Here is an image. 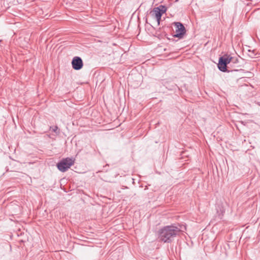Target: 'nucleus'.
Returning <instances> with one entry per match:
<instances>
[{"label":"nucleus","mask_w":260,"mask_h":260,"mask_svg":"<svg viewBox=\"0 0 260 260\" xmlns=\"http://www.w3.org/2000/svg\"><path fill=\"white\" fill-rule=\"evenodd\" d=\"M180 231V228L174 225L165 226L159 231V238L165 243H170Z\"/></svg>","instance_id":"obj_1"},{"label":"nucleus","mask_w":260,"mask_h":260,"mask_svg":"<svg viewBox=\"0 0 260 260\" xmlns=\"http://www.w3.org/2000/svg\"><path fill=\"white\" fill-rule=\"evenodd\" d=\"M233 57L230 56L228 54H225L219 57L218 63L219 70L223 72H229L230 71L228 69L229 67L227 66L231 62V61H233Z\"/></svg>","instance_id":"obj_2"},{"label":"nucleus","mask_w":260,"mask_h":260,"mask_svg":"<svg viewBox=\"0 0 260 260\" xmlns=\"http://www.w3.org/2000/svg\"><path fill=\"white\" fill-rule=\"evenodd\" d=\"M74 159L67 157L62 159L60 161H59L57 164V167L60 171L65 172L74 164Z\"/></svg>","instance_id":"obj_3"},{"label":"nucleus","mask_w":260,"mask_h":260,"mask_svg":"<svg viewBox=\"0 0 260 260\" xmlns=\"http://www.w3.org/2000/svg\"><path fill=\"white\" fill-rule=\"evenodd\" d=\"M174 24L176 28V34L174 35V37L182 38L186 32V29L182 23L179 22H175Z\"/></svg>","instance_id":"obj_4"},{"label":"nucleus","mask_w":260,"mask_h":260,"mask_svg":"<svg viewBox=\"0 0 260 260\" xmlns=\"http://www.w3.org/2000/svg\"><path fill=\"white\" fill-rule=\"evenodd\" d=\"M72 67L74 70H79L82 68L83 63L81 57L75 56L72 59Z\"/></svg>","instance_id":"obj_5"},{"label":"nucleus","mask_w":260,"mask_h":260,"mask_svg":"<svg viewBox=\"0 0 260 260\" xmlns=\"http://www.w3.org/2000/svg\"><path fill=\"white\" fill-rule=\"evenodd\" d=\"M153 13L155 15V18L158 22V24H159L162 14L160 11V10L158 8H157L156 7L153 9Z\"/></svg>","instance_id":"obj_6"},{"label":"nucleus","mask_w":260,"mask_h":260,"mask_svg":"<svg viewBox=\"0 0 260 260\" xmlns=\"http://www.w3.org/2000/svg\"><path fill=\"white\" fill-rule=\"evenodd\" d=\"M156 8H158L160 10V11L161 12L162 14L165 13L167 11V8L163 5H160L159 6Z\"/></svg>","instance_id":"obj_7"},{"label":"nucleus","mask_w":260,"mask_h":260,"mask_svg":"<svg viewBox=\"0 0 260 260\" xmlns=\"http://www.w3.org/2000/svg\"><path fill=\"white\" fill-rule=\"evenodd\" d=\"M50 129H52V131L54 133H55L56 134H58L59 133V132L58 131V126L55 125V126H54L53 127H51L50 126Z\"/></svg>","instance_id":"obj_8"},{"label":"nucleus","mask_w":260,"mask_h":260,"mask_svg":"<svg viewBox=\"0 0 260 260\" xmlns=\"http://www.w3.org/2000/svg\"><path fill=\"white\" fill-rule=\"evenodd\" d=\"M238 62H239L238 59V58H235L234 57V59H233V61H231V62H233V63H237Z\"/></svg>","instance_id":"obj_9"},{"label":"nucleus","mask_w":260,"mask_h":260,"mask_svg":"<svg viewBox=\"0 0 260 260\" xmlns=\"http://www.w3.org/2000/svg\"><path fill=\"white\" fill-rule=\"evenodd\" d=\"M252 53L253 55H255V54L254 53V50L252 51Z\"/></svg>","instance_id":"obj_10"}]
</instances>
